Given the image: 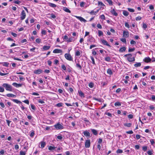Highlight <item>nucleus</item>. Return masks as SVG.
<instances>
[{"instance_id":"1","label":"nucleus","mask_w":155,"mask_h":155,"mask_svg":"<svg viewBox=\"0 0 155 155\" xmlns=\"http://www.w3.org/2000/svg\"><path fill=\"white\" fill-rule=\"evenodd\" d=\"M132 55L130 54H126L124 57H127V60L129 62H132L135 61L134 57H132Z\"/></svg>"},{"instance_id":"2","label":"nucleus","mask_w":155,"mask_h":155,"mask_svg":"<svg viewBox=\"0 0 155 155\" xmlns=\"http://www.w3.org/2000/svg\"><path fill=\"white\" fill-rule=\"evenodd\" d=\"M2 86L5 87L6 91H12V86L7 83L3 84Z\"/></svg>"},{"instance_id":"3","label":"nucleus","mask_w":155,"mask_h":155,"mask_svg":"<svg viewBox=\"0 0 155 155\" xmlns=\"http://www.w3.org/2000/svg\"><path fill=\"white\" fill-rule=\"evenodd\" d=\"M54 127L57 130H61L64 128L63 124H61L59 123L54 125Z\"/></svg>"},{"instance_id":"4","label":"nucleus","mask_w":155,"mask_h":155,"mask_svg":"<svg viewBox=\"0 0 155 155\" xmlns=\"http://www.w3.org/2000/svg\"><path fill=\"white\" fill-rule=\"evenodd\" d=\"M64 57L68 61H73V58L69 54H65L64 55Z\"/></svg>"},{"instance_id":"5","label":"nucleus","mask_w":155,"mask_h":155,"mask_svg":"<svg viewBox=\"0 0 155 155\" xmlns=\"http://www.w3.org/2000/svg\"><path fill=\"white\" fill-rule=\"evenodd\" d=\"M83 134L87 137H91L89 131L87 130H86L84 131L83 132Z\"/></svg>"},{"instance_id":"6","label":"nucleus","mask_w":155,"mask_h":155,"mask_svg":"<svg viewBox=\"0 0 155 155\" xmlns=\"http://www.w3.org/2000/svg\"><path fill=\"white\" fill-rule=\"evenodd\" d=\"M26 15L25 11L23 10L21 14L20 18L21 20H23L25 18Z\"/></svg>"},{"instance_id":"7","label":"nucleus","mask_w":155,"mask_h":155,"mask_svg":"<svg viewBox=\"0 0 155 155\" xmlns=\"http://www.w3.org/2000/svg\"><path fill=\"white\" fill-rule=\"evenodd\" d=\"M129 36V33L128 31H124L123 32V37L124 38H127Z\"/></svg>"},{"instance_id":"8","label":"nucleus","mask_w":155,"mask_h":155,"mask_svg":"<svg viewBox=\"0 0 155 155\" xmlns=\"http://www.w3.org/2000/svg\"><path fill=\"white\" fill-rule=\"evenodd\" d=\"M90 140H86L85 142V147L88 148L90 147Z\"/></svg>"},{"instance_id":"9","label":"nucleus","mask_w":155,"mask_h":155,"mask_svg":"<svg viewBox=\"0 0 155 155\" xmlns=\"http://www.w3.org/2000/svg\"><path fill=\"white\" fill-rule=\"evenodd\" d=\"M74 16L81 22L83 21L84 22H86L87 21L85 19L81 16Z\"/></svg>"},{"instance_id":"10","label":"nucleus","mask_w":155,"mask_h":155,"mask_svg":"<svg viewBox=\"0 0 155 155\" xmlns=\"http://www.w3.org/2000/svg\"><path fill=\"white\" fill-rule=\"evenodd\" d=\"M101 41H102V42L103 45H107V46H108L110 47V46L109 45V44H108V42L106 41L104 39H101Z\"/></svg>"},{"instance_id":"11","label":"nucleus","mask_w":155,"mask_h":155,"mask_svg":"<svg viewBox=\"0 0 155 155\" xmlns=\"http://www.w3.org/2000/svg\"><path fill=\"white\" fill-rule=\"evenodd\" d=\"M42 72L43 71L42 70L40 69H37V70L35 71H34V73L35 74H39L42 73Z\"/></svg>"},{"instance_id":"12","label":"nucleus","mask_w":155,"mask_h":155,"mask_svg":"<svg viewBox=\"0 0 155 155\" xmlns=\"http://www.w3.org/2000/svg\"><path fill=\"white\" fill-rule=\"evenodd\" d=\"M62 52V51L61 49H55L53 51V53H59Z\"/></svg>"},{"instance_id":"13","label":"nucleus","mask_w":155,"mask_h":155,"mask_svg":"<svg viewBox=\"0 0 155 155\" xmlns=\"http://www.w3.org/2000/svg\"><path fill=\"white\" fill-rule=\"evenodd\" d=\"M12 85L15 86V87H21L22 84H17L16 83H13Z\"/></svg>"},{"instance_id":"14","label":"nucleus","mask_w":155,"mask_h":155,"mask_svg":"<svg viewBox=\"0 0 155 155\" xmlns=\"http://www.w3.org/2000/svg\"><path fill=\"white\" fill-rule=\"evenodd\" d=\"M151 61V59L149 57H146L144 59L143 61L146 63L150 62Z\"/></svg>"},{"instance_id":"15","label":"nucleus","mask_w":155,"mask_h":155,"mask_svg":"<svg viewBox=\"0 0 155 155\" xmlns=\"http://www.w3.org/2000/svg\"><path fill=\"white\" fill-rule=\"evenodd\" d=\"M91 132L93 134H94L95 135H97L98 134L97 131L94 129H91Z\"/></svg>"},{"instance_id":"16","label":"nucleus","mask_w":155,"mask_h":155,"mask_svg":"<svg viewBox=\"0 0 155 155\" xmlns=\"http://www.w3.org/2000/svg\"><path fill=\"white\" fill-rule=\"evenodd\" d=\"M12 100L14 102H15L17 104H22V102L21 101H19L17 99H12Z\"/></svg>"},{"instance_id":"17","label":"nucleus","mask_w":155,"mask_h":155,"mask_svg":"<svg viewBox=\"0 0 155 155\" xmlns=\"http://www.w3.org/2000/svg\"><path fill=\"white\" fill-rule=\"evenodd\" d=\"M6 96L8 97H16V95L12 94H6Z\"/></svg>"},{"instance_id":"18","label":"nucleus","mask_w":155,"mask_h":155,"mask_svg":"<svg viewBox=\"0 0 155 155\" xmlns=\"http://www.w3.org/2000/svg\"><path fill=\"white\" fill-rule=\"evenodd\" d=\"M40 143L41 144V148L42 149L45 147V146L46 145L44 141H41Z\"/></svg>"},{"instance_id":"19","label":"nucleus","mask_w":155,"mask_h":155,"mask_svg":"<svg viewBox=\"0 0 155 155\" xmlns=\"http://www.w3.org/2000/svg\"><path fill=\"white\" fill-rule=\"evenodd\" d=\"M74 38L73 37H71L69 38H68V40H66V41L67 42H70L72 41H74Z\"/></svg>"},{"instance_id":"20","label":"nucleus","mask_w":155,"mask_h":155,"mask_svg":"<svg viewBox=\"0 0 155 155\" xmlns=\"http://www.w3.org/2000/svg\"><path fill=\"white\" fill-rule=\"evenodd\" d=\"M78 93L79 94V96L82 97H84V94L81 91H78Z\"/></svg>"},{"instance_id":"21","label":"nucleus","mask_w":155,"mask_h":155,"mask_svg":"<svg viewBox=\"0 0 155 155\" xmlns=\"http://www.w3.org/2000/svg\"><path fill=\"white\" fill-rule=\"evenodd\" d=\"M50 46H44L43 47V50H47L49 49Z\"/></svg>"},{"instance_id":"22","label":"nucleus","mask_w":155,"mask_h":155,"mask_svg":"<svg viewBox=\"0 0 155 155\" xmlns=\"http://www.w3.org/2000/svg\"><path fill=\"white\" fill-rule=\"evenodd\" d=\"M99 11L98 10L97 11L94 12V10L91 11V12H89L91 15H96Z\"/></svg>"},{"instance_id":"23","label":"nucleus","mask_w":155,"mask_h":155,"mask_svg":"<svg viewBox=\"0 0 155 155\" xmlns=\"http://www.w3.org/2000/svg\"><path fill=\"white\" fill-rule=\"evenodd\" d=\"M63 10L65 11L66 12H68V13H71V11L67 7H64L63 8Z\"/></svg>"},{"instance_id":"24","label":"nucleus","mask_w":155,"mask_h":155,"mask_svg":"<svg viewBox=\"0 0 155 155\" xmlns=\"http://www.w3.org/2000/svg\"><path fill=\"white\" fill-rule=\"evenodd\" d=\"M56 147H52L51 146H49L48 147V149L50 151H52L54 150Z\"/></svg>"},{"instance_id":"25","label":"nucleus","mask_w":155,"mask_h":155,"mask_svg":"<svg viewBox=\"0 0 155 155\" xmlns=\"http://www.w3.org/2000/svg\"><path fill=\"white\" fill-rule=\"evenodd\" d=\"M48 4L51 7L55 8L56 7V5L54 4L49 2Z\"/></svg>"},{"instance_id":"26","label":"nucleus","mask_w":155,"mask_h":155,"mask_svg":"<svg viewBox=\"0 0 155 155\" xmlns=\"http://www.w3.org/2000/svg\"><path fill=\"white\" fill-rule=\"evenodd\" d=\"M114 105L116 107H120L121 105V103L120 102H117L114 103Z\"/></svg>"},{"instance_id":"27","label":"nucleus","mask_w":155,"mask_h":155,"mask_svg":"<svg viewBox=\"0 0 155 155\" xmlns=\"http://www.w3.org/2000/svg\"><path fill=\"white\" fill-rule=\"evenodd\" d=\"M111 13L114 15L115 16H117V12H116L115 10L114 9L111 10Z\"/></svg>"},{"instance_id":"28","label":"nucleus","mask_w":155,"mask_h":155,"mask_svg":"<svg viewBox=\"0 0 155 155\" xmlns=\"http://www.w3.org/2000/svg\"><path fill=\"white\" fill-rule=\"evenodd\" d=\"M141 63L140 62L134 64L135 67L137 68L140 67L141 66Z\"/></svg>"},{"instance_id":"29","label":"nucleus","mask_w":155,"mask_h":155,"mask_svg":"<svg viewBox=\"0 0 155 155\" xmlns=\"http://www.w3.org/2000/svg\"><path fill=\"white\" fill-rule=\"evenodd\" d=\"M126 50V48L124 47H122L120 48L119 50V51L120 52H122L125 51Z\"/></svg>"},{"instance_id":"30","label":"nucleus","mask_w":155,"mask_h":155,"mask_svg":"<svg viewBox=\"0 0 155 155\" xmlns=\"http://www.w3.org/2000/svg\"><path fill=\"white\" fill-rule=\"evenodd\" d=\"M123 13L124 15L127 16L128 15L129 13L126 11H124Z\"/></svg>"},{"instance_id":"31","label":"nucleus","mask_w":155,"mask_h":155,"mask_svg":"<svg viewBox=\"0 0 155 155\" xmlns=\"http://www.w3.org/2000/svg\"><path fill=\"white\" fill-rule=\"evenodd\" d=\"M107 72L108 74H110V75L112 74L113 73L112 70L110 69H107Z\"/></svg>"},{"instance_id":"32","label":"nucleus","mask_w":155,"mask_h":155,"mask_svg":"<svg viewBox=\"0 0 155 155\" xmlns=\"http://www.w3.org/2000/svg\"><path fill=\"white\" fill-rule=\"evenodd\" d=\"M103 35V32L101 30H98V35L99 36H101Z\"/></svg>"},{"instance_id":"33","label":"nucleus","mask_w":155,"mask_h":155,"mask_svg":"<svg viewBox=\"0 0 155 155\" xmlns=\"http://www.w3.org/2000/svg\"><path fill=\"white\" fill-rule=\"evenodd\" d=\"M2 65L4 66L8 67L9 63L7 62H4L2 63Z\"/></svg>"},{"instance_id":"34","label":"nucleus","mask_w":155,"mask_h":155,"mask_svg":"<svg viewBox=\"0 0 155 155\" xmlns=\"http://www.w3.org/2000/svg\"><path fill=\"white\" fill-rule=\"evenodd\" d=\"M123 150L120 149H118L116 151V153L117 154H121L123 153Z\"/></svg>"},{"instance_id":"35","label":"nucleus","mask_w":155,"mask_h":155,"mask_svg":"<svg viewBox=\"0 0 155 155\" xmlns=\"http://www.w3.org/2000/svg\"><path fill=\"white\" fill-rule=\"evenodd\" d=\"M82 120L85 121L87 124H89L90 123L89 121L86 118H83Z\"/></svg>"},{"instance_id":"36","label":"nucleus","mask_w":155,"mask_h":155,"mask_svg":"<svg viewBox=\"0 0 155 155\" xmlns=\"http://www.w3.org/2000/svg\"><path fill=\"white\" fill-rule=\"evenodd\" d=\"M124 126L127 127H130L131 126L132 124L130 123H125L124 124Z\"/></svg>"},{"instance_id":"37","label":"nucleus","mask_w":155,"mask_h":155,"mask_svg":"<svg viewBox=\"0 0 155 155\" xmlns=\"http://www.w3.org/2000/svg\"><path fill=\"white\" fill-rule=\"evenodd\" d=\"M38 103L41 104H43L45 103V102L44 101V100H41V99L38 100Z\"/></svg>"},{"instance_id":"38","label":"nucleus","mask_w":155,"mask_h":155,"mask_svg":"<svg viewBox=\"0 0 155 155\" xmlns=\"http://www.w3.org/2000/svg\"><path fill=\"white\" fill-rule=\"evenodd\" d=\"M150 142L151 144L152 145H154L155 144V142L154 139H150Z\"/></svg>"},{"instance_id":"39","label":"nucleus","mask_w":155,"mask_h":155,"mask_svg":"<svg viewBox=\"0 0 155 155\" xmlns=\"http://www.w3.org/2000/svg\"><path fill=\"white\" fill-rule=\"evenodd\" d=\"M105 60L106 61L108 62H110L111 60L110 58L109 57H107L106 58H105Z\"/></svg>"},{"instance_id":"40","label":"nucleus","mask_w":155,"mask_h":155,"mask_svg":"<svg viewBox=\"0 0 155 155\" xmlns=\"http://www.w3.org/2000/svg\"><path fill=\"white\" fill-rule=\"evenodd\" d=\"M62 105H63V103H58L56 105V106L57 107H62Z\"/></svg>"},{"instance_id":"41","label":"nucleus","mask_w":155,"mask_h":155,"mask_svg":"<svg viewBox=\"0 0 155 155\" xmlns=\"http://www.w3.org/2000/svg\"><path fill=\"white\" fill-rule=\"evenodd\" d=\"M31 132V133L30 134V136L31 137H33L35 135L34 131L32 130Z\"/></svg>"},{"instance_id":"42","label":"nucleus","mask_w":155,"mask_h":155,"mask_svg":"<svg viewBox=\"0 0 155 155\" xmlns=\"http://www.w3.org/2000/svg\"><path fill=\"white\" fill-rule=\"evenodd\" d=\"M88 86L91 88H92L94 86V84L92 82H90L88 84Z\"/></svg>"},{"instance_id":"43","label":"nucleus","mask_w":155,"mask_h":155,"mask_svg":"<svg viewBox=\"0 0 155 155\" xmlns=\"http://www.w3.org/2000/svg\"><path fill=\"white\" fill-rule=\"evenodd\" d=\"M120 41L123 42L125 44L126 43L127 41L126 39L125 38H122L120 39Z\"/></svg>"},{"instance_id":"44","label":"nucleus","mask_w":155,"mask_h":155,"mask_svg":"<svg viewBox=\"0 0 155 155\" xmlns=\"http://www.w3.org/2000/svg\"><path fill=\"white\" fill-rule=\"evenodd\" d=\"M147 27V26L146 24L143 23V28L144 30H146Z\"/></svg>"},{"instance_id":"45","label":"nucleus","mask_w":155,"mask_h":155,"mask_svg":"<svg viewBox=\"0 0 155 155\" xmlns=\"http://www.w3.org/2000/svg\"><path fill=\"white\" fill-rule=\"evenodd\" d=\"M76 67L78 68H79L80 69H82V67L79 64H76Z\"/></svg>"},{"instance_id":"46","label":"nucleus","mask_w":155,"mask_h":155,"mask_svg":"<svg viewBox=\"0 0 155 155\" xmlns=\"http://www.w3.org/2000/svg\"><path fill=\"white\" fill-rule=\"evenodd\" d=\"M68 37L66 35H64L63 37V39L65 40L66 41V40H68Z\"/></svg>"},{"instance_id":"47","label":"nucleus","mask_w":155,"mask_h":155,"mask_svg":"<svg viewBox=\"0 0 155 155\" xmlns=\"http://www.w3.org/2000/svg\"><path fill=\"white\" fill-rule=\"evenodd\" d=\"M90 58H91V60L92 61V63L94 64H95V61H94V58L92 56H91Z\"/></svg>"},{"instance_id":"48","label":"nucleus","mask_w":155,"mask_h":155,"mask_svg":"<svg viewBox=\"0 0 155 155\" xmlns=\"http://www.w3.org/2000/svg\"><path fill=\"white\" fill-rule=\"evenodd\" d=\"M4 87L0 86V92H3L4 91Z\"/></svg>"},{"instance_id":"49","label":"nucleus","mask_w":155,"mask_h":155,"mask_svg":"<svg viewBox=\"0 0 155 155\" xmlns=\"http://www.w3.org/2000/svg\"><path fill=\"white\" fill-rule=\"evenodd\" d=\"M75 55L76 56H79L81 55V53L79 51H77L76 52Z\"/></svg>"},{"instance_id":"50","label":"nucleus","mask_w":155,"mask_h":155,"mask_svg":"<svg viewBox=\"0 0 155 155\" xmlns=\"http://www.w3.org/2000/svg\"><path fill=\"white\" fill-rule=\"evenodd\" d=\"M127 9L128 11H129V12H134L135 11L132 8H127Z\"/></svg>"},{"instance_id":"51","label":"nucleus","mask_w":155,"mask_h":155,"mask_svg":"<svg viewBox=\"0 0 155 155\" xmlns=\"http://www.w3.org/2000/svg\"><path fill=\"white\" fill-rule=\"evenodd\" d=\"M57 138L58 140H61L63 139V137L61 135H58V136H57Z\"/></svg>"},{"instance_id":"52","label":"nucleus","mask_w":155,"mask_h":155,"mask_svg":"<svg viewBox=\"0 0 155 155\" xmlns=\"http://www.w3.org/2000/svg\"><path fill=\"white\" fill-rule=\"evenodd\" d=\"M147 149V146H143L142 147V150L144 151H146Z\"/></svg>"},{"instance_id":"53","label":"nucleus","mask_w":155,"mask_h":155,"mask_svg":"<svg viewBox=\"0 0 155 155\" xmlns=\"http://www.w3.org/2000/svg\"><path fill=\"white\" fill-rule=\"evenodd\" d=\"M135 50V48H129L128 49V51L129 52L133 51Z\"/></svg>"},{"instance_id":"54","label":"nucleus","mask_w":155,"mask_h":155,"mask_svg":"<svg viewBox=\"0 0 155 155\" xmlns=\"http://www.w3.org/2000/svg\"><path fill=\"white\" fill-rule=\"evenodd\" d=\"M110 4V5H112V2L111 0H106Z\"/></svg>"},{"instance_id":"55","label":"nucleus","mask_w":155,"mask_h":155,"mask_svg":"<svg viewBox=\"0 0 155 155\" xmlns=\"http://www.w3.org/2000/svg\"><path fill=\"white\" fill-rule=\"evenodd\" d=\"M136 19L137 21H139L141 20V17L140 16H138L136 18Z\"/></svg>"},{"instance_id":"56","label":"nucleus","mask_w":155,"mask_h":155,"mask_svg":"<svg viewBox=\"0 0 155 155\" xmlns=\"http://www.w3.org/2000/svg\"><path fill=\"white\" fill-rule=\"evenodd\" d=\"M126 133L127 134H132L133 133V132L132 130H130L127 131Z\"/></svg>"},{"instance_id":"57","label":"nucleus","mask_w":155,"mask_h":155,"mask_svg":"<svg viewBox=\"0 0 155 155\" xmlns=\"http://www.w3.org/2000/svg\"><path fill=\"white\" fill-rule=\"evenodd\" d=\"M102 139L100 138L98 140V143L100 144L102 142Z\"/></svg>"},{"instance_id":"58","label":"nucleus","mask_w":155,"mask_h":155,"mask_svg":"<svg viewBox=\"0 0 155 155\" xmlns=\"http://www.w3.org/2000/svg\"><path fill=\"white\" fill-rule=\"evenodd\" d=\"M14 3L16 4H19L21 2L19 0H16L14 1Z\"/></svg>"},{"instance_id":"59","label":"nucleus","mask_w":155,"mask_h":155,"mask_svg":"<svg viewBox=\"0 0 155 155\" xmlns=\"http://www.w3.org/2000/svg\"><path fill=\"white\" fill-rule=\"evenodd\" d=\"M20 155H25V153L22 151H21L20 152Z\"/></svg>"},{"instance_id":"60","label":"nucleus","mask_w":155,"mask_h":155,"mask_svg":"<svg viewBox=\"0 0 155 155\" xmlns=\"http://www.w3.org/2000/svg\"><path fill=\"white\" fill-rule=\"evenodd\" d=\"M125 26L126 27H127V28H130V26L129 25V24L125 22Z\"/></svg>"},{"instance_id":"61","label":"nucleus","mask_w":155,"mask_h":155,"mask_svg":"<svg viewBox=\"0 0 155 155\" xmlns=\"http://www.w3.org/2000/svg\"><path fill=\"white\" fill-rule=\"evenodd\" d=\"M11 34L12 35H13L14 37H16L17 36V34L14 33V32H12L11 33Z\"/></svg>"},{"instance_id":"62","label":"nucleus","mask_w":155,"mask_h":155,"mask_svg":"<svg viewBox=\"0 0 155 155\" xmlns=\"http://www.w3.org/2000/svg\"><path fill=\"white\" fill-rule=\"evenodd\" d=\"M151 99L152 101H155V96L154 95H152L151 96Z\"/></svg>"},{"instance_id":"63","label":"nucleus","mask_w":155,"mask_h":155,"mask_svg":"<svg viewBox=\"0 0 155 155\" xmlns=\"http://www.w3.org/2000/svg\"><path fill=\"white\" fill-rule=\"evenodd\" d=\"M51 17L52 18L55 19L56 18V16L53 14H51Z\"/></svg>"},{"instance_id":"64","label":"nucleus","mask_w":155,"mask_h":155,"mask_svg":"<svg viewBox=\"0 0 155 155\" xmlns=\"http://www.w3.org/2000/svg\"><path fill=\"white\" fill-rule=\"evenodd\" d=\"M36 42L38 43H39L41 41V39L39 38H37L35 40Z\"/></svg>"}]
</instances>
